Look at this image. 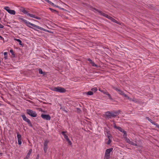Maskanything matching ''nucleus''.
<instances>
[{"instance_id": "obj_8", "label": "nucleus", "mask_w": 159, "mask_h": 159, "mask_svg": "<svg viewBox=\"0 0 159 159\" xmlns=\"http://www.w3.org/2000/svg\"><path fill=\"white\" fill-rule=\"evenodd\" d=\"M49 142V140H46L44 141L43 145V150L45 153H46L48 149V144Z\"/></svg>"}, {"instance_id": "obj_55", "label": "nucleus", "mask_w": 159, "mask_h": 159, "mask_svg": "<svg viewBox=\"0 0 159 159\" xmlns=\"http://www.w3.org/2000/svg\"><path fill=\"white\" fill-rule=\"evenodd\" d=\"M0 155H2V153H0Z\"/></svg>"}, {"instance_id": "obj_10", "label": "nucleus", "mask_w": 159, "mask_h": 159, "mask_svg": "<svg viewBox=\"0 0 159 159\" xmlns=\"http://www.w3.org/2000/svg\"><path fill=\"white\" fill-rule=\"evenodd\" d=\"M116 90L118 92L119 94L124 96L125 97H127V95L126 94H125L124 92L120 89L116 88Z\"/></svg>"}, {"instance_id": "obj_12", "label": "nucleus", "mask_w": 159, "mask_h": 159, "mask_svg": "<svg viewBox=\"0 0 159 159\" xmlns=\"http://www.w3.org/2000/svg\"><path fill=\"white\" fill-rule=\"evenodd\" d=\"M25 24L28 27L34 29L35 30H36L37 31H38V30H37L36 29L30 26V25L32 26L33 24L29 22V21H28L27 20V22H26L25 23Z\"/></svg>"}, {"instance_id": "obj_39", "label": "nucleus", "mask_w": 159, "mask_h": 159, "mask_svg": "<svg viewBox=\"0 0 159 159\" xmlns=\"http://www.w3.org/2000/svg\"><path fill=\"white\" fill-rule=\"evenodd\" d=\"M153 124L155 125L157 128H159V125H158L157 123H156L155 122V123H153Z\"/></svg>"}, {"instance_id": "obj_9", "label": "nucleus", "mask_w": 159, "mask_h": 159, "mask_svg": "<svg viewBox=\"0 0 159 159\" xmlns=\"http://www.w3.org/2000/svg\"><path fill=\"white\" fill-rule=\"evenodd\" d=\"M119 130V131L124 133V136H127V133L126 131H125L123 129H122L120 126H117L116 128Z\"/></svg>"}, {"instance_id": "obj_36", "label": "nucleus", "mask_w": 159, "mask_h": 159, "mask_svg": "<svg viewBox=\"0 0 159 159\" xmlns=\"http://www.w3.org/2000/svg\"><path fill=\"white\" fill-rule=\"evenodd\" d=\"M112 121L113 122V125H114V128L116 129L117 127V126L116 125L115 123V122L114 120H112Z\"/></svg>"}, {"instance_id": "obj_37", "label": "nucleus", "mask_w": 159, "mask_h": 159, "mask_svg": "<svg viewBox=\"0 0 159 159\" xmlns=\"http://www.w3.org/2000/svg\"><path fill=\"white\" fill-rule=\"evenodd\" d=\"M76 111H77V112H78V113H80L81 111L80 109L79 108H76Z\"/></svg>"}, {"instance_id": "obj_44", "label": "nucleus", "mask_w": 159, "mask_h": 159, "mask_svg": "<svg viewBox=\"0 0 159 159\" xmlns=\"http://www.w3.org/2000/svg\"><path fill=\"white\" fill-rule=\"evenodd\" d=\"M126 98H127V99H129L130 101H132V100L133 99H132L131 98H130L129 97H128L127 96V97H126Z\"/></svg>"}, {"instance_id": "obj_5", "label": "nucleus", "mask_w": 159, "mask_h": 159, "mask_svg": "<svg viewBox=\"0 0 159 159\" xmlns=\"http://www.w3.org/2000/svg\"><path fill=\"white\" fill-rule=\"evenodd\" d=\"M102 16H104L105 17H106L107 18L110 20H111L112 21L115 22L116 23H117V21H116V20H115L112 17H111V16L108 15L104 13L103 14Z\"/></svg>"}, {"instance_id": "obj_54", "label": "nucleus", "mask_w": 159, "mask_h": 159, "mask_svg": "<svg viewBox=\"0 0 159 159\" xmlns=\"http://www.w3.org/2000/svg\"><path fill=\"white\" fill-rule=\"evenodd\" d=\"M67 141H68L70 139L69 138H68L67 139H66Z\"/></svg>"}, {"instance_id": "obj_15", "label": "nucleus", "mask_w": 159, "mask_h": 159, "mask_svg": "<svg viewBox=\"0 0 159 159\" xmlns=\"http://www.w3.org/2000/svg\"><path fill=\"white\" fill-rule=\"evenodd\" d=\"M32 152V149H30L29 150V152H28L26 157H25L24 159H28L29 158Z\"/></svg>"}, {"instance_id": "obj_17", "label": "nucleus", "mask_w": 159, "mask_h": 159, "mask_svg": "<svg viewBox=\"0 0 159 159\" xmlns=\"http://www.w3.org/2000/svg\"><path fill=\"white\" fill-rule=\"evenodd\" d=\"M14 40L16 41H17L19 43L20 45L22 46V47L24 46V44L22 43V41L21 40L19 39H17L16 38L14 39Z\"/></svg>"}, {"instance_id": "obj_22", "label": "nucleus", "mask_w": 159, "mask_h": 159, "mask_svg": "<svg viewBox=\"0 0 159 159\" xmlns=\"http://www.w3.org/2000/svg\"><path fill=\"white\" fill-rule=\"evenodd\" d=\"M39 72L40 74H43V75L45 74V72H43L41 68H39Z\"/></svg>"}, {"instance_id": "obj_34", "label": "nucleus", "mask_w": 159, "mask_h": 159, "mask_svg": "<svg viewBox=\"0 0 159 159\" xmlns=\"http://www.w3.org/2000/svg\"><path fill=\"white\" fill-rule=\"evenodd\" d=\"M7 54H8V53L7 52H5L4 53V55L5 56V59H6L7 58Z\"/></svg>"}, {"instance_id": "obj_57", "label": "nucleus", "mask_w": 159, "mask_h": 159, "mask_svg": "<svg viewBox=\"0 0 159 159\" xmlns=\"http://www.w3.org/2000/svg\"><path fill=\"white\" fill-rule=\"evenodd\" d=\"M2 115V114H1V113L0 112V115Z\"/></svg>"}, {"instance_id": "obj_11", "label": "nucleus", "mask_w": 159, "mask_h": 159, "mask_svg": "<svg viewBox=\"0 0 159 159\" xmlns=\"http://www.w3.org/2000/svg\"><path fill=\"white\" fill-rule=\"evenodd\" d=\"M17 138L19 145H20L22 143L21 136V135L19 134V133H17Z\"/></svg>"}, {"instance_id": "obj_42", "label": "nucleus", "mask_w": 159, "mask_h": 159, "mask_svg": "<svg viewBox=\"0 0 159 159\" xmlns=\"http://www.w3.org/2000/svg\"><path fill=\"white\" fill-rule=\"evenodd\" d=\"M66 133V132L65 131H62L61 132V134L64 136V137L66 135V134H65Z\"/></svg>"}, {"instance_id": "obj_29", "label": "nucleus", "mask_w": 159, "mask_h": 159, "mask_svg": "<svg viewBox=\"0 0 159 159\" xmlns=\"http://www.w3.org/2000/svg\"><path fill=\"white\" fill-rule=\"evenodd\" d=\"M18 19L19 20H22L23 22L25 23L26 22H27V20H26L24 19H23L22 18H21V17H19Z\"/></svg>"}, {"instance_id": "obj_31", "label": "nucleus", "mask_w": 159, "mask_h": 159, "mask_svg": "<svg viewBox=\"0 0 159 159\" xmlns=\"http://www.w3.org/2000/svg\"><path fill=\"white\" fill-rule=\"evenodd\" d=\"M4 9L7 11L8 12H9V11L10 10V8L8 7H4Z\"/></svg>"}, {"instance_id": "obj_58", "label": "nucleus", "mask_w": 159, "mask_h": 159, "mask_svg": "<svg viewBox=\"0 0 159 159\" xmlns=\"http://www.w3.org/2000/svg\"><path fill=\"white\" fill-rule=\"evenodd\" d=\"M1 104L0 103V106H1Z\"/></svg>"}, {"instance_id": "obj_14", "label": "nucleus", "mask_w": 159, "mask_h": 159, "mask_svg": "<svg viewBox=\"0 0 159 159\" xmlns=\"http://www.w3.org/2000/svg\"><path fill=\"white\" fill-rule=\"evenodd\" d=\"M20 10L25 14H27L28 13L27 11L25 10L24 7H21L20 9Z\"/></svg>"}, {"instance_id": "obj_45", "label": "nucleus", "mask_w": 159, "mask_h": 159, "mask_svg": "<svg viewBox=\"0 0 159 159\" xmlns=\"http://www.w3.org/2000/svg\"><path fill=\"white\" fill-rule=\"evenodd\" d=\"M87 60L89 62H90V63H91L93 61L90 58H88Z\"/></svg>"}, {"instance_id": "obj_50", "label": "nucleus", "mask_w": 159, "mask_h": 159, "mask_svg": "<svg viewBox=\"0 0 159 159\" xmlns=\"http://www.w3.org/2000/svg\"><path fill=\"white\" fill-rule=\"evenodd\" d=\"M0 39L1 40H4V38L1 36L0 35Z\"/></svg>"}, {"instance_id": "obj_49", "label": "nucleus", "mask_w": 159, "mask_h": 159, "mask_svg": "<svg viewBox=\"0 0 159 159\" xmlns=\"http://www.w3.org/2000/svg\"><path fill=\"white\" fill-rule=\"evenodd\" d=\"M3 27L4 26L0 23V28L2 29Z\"/></svg>"}, {"instance_id": "obj_6", "label": "nucleus", "mask_w": 159, "mask_h": 159, "mask_svg": "<svg viewBox=\"0 0 159 159\" xmlns=\"http://www.w3.org/2000/svg\"><path fill=\"white\" fill-rule=\"evenodd\" d=\"M41 116L43 119L47 120H50L51 119L50 116L49 115L42 114Z\"/></svg>"}, {"instance_id": "obj_21", "label": "nucleus", "mask_w": 159, "mask_h": 159, "mask_svg": "<svg viewBox=\"0 0 159 159\" xmlns=\"http://www.w3.org/2000/svg\"><path fill=\"white\" fill-rule=\"evenodd\" d=\"M146 119L148 120L149 121H150L152 124L153 123H155V122L154 121H153L151 119H150L149 117H146Z\"/></svg>"}, {"instance_id": "obj_26", "label": "nucleus", "mask_w": 159, "mask_h": 159, "mask_svg": "<svg viewBox=\"0 0 159 159\" xmlns=\"http://www.w3.org/2000/svg\"><path fill=\"white\" fill-rule=\"evenodd\" d=\"M106 95H107L108 96V97L109 98V99L110 100H112V98H111V95L107 92L105 94Z\"/></svg>"}, {"instance_id": "obj_1", "label": "nucleus", "mask_w": 159, "mask_h": 159, "mask_svg": "<svg viewBox=\"0 0 159 159\" xmlns=\"http://www.w3.org/2000/svg\"><path fill=\"white\" fill-rule=\"evenodd\" d=\"M120 112V111H107L105 113V116L108 119L115 118L119 114Z\"/></svg>"}, {"instance_id": "obj_41", "label": "nucleus", "mask_w": 159, "mask_h": 159, "mask_svg": "<svg viewBox=\"0 0 159 159\" xmlns=\"http://www.w3.org/2000/svg\"><path fill=\"white\" fill-rule=\"evenodd\" d=\"M99 91H101V92H102V93H103L104 94H105L107 92L105 91L104 90H101L100 89H99Z\"/></svg>"}, {"instance_id": "obj_51", "label": "nucleus", "mask_w": 159, "mask_h": 159, "mask_svg": "<svg viewBox=\"0 0 159 159\" xmlns=\"http://www.w3.org/2000/svg\"><path fill=\"white\" fill-rule=\"evenodd\" d=\"M64 138L66 139L68 138V136L66 135L64 137Z\"/></svg>"}, {"instance_id": "obj_27", "label": "nucleus", "mask_w": 159, "mask_h": 159, "mask_svg": "<svg viewBox=\"0 0 159 159\" xmlns=\"http://www.w3.org/2000/svg\"><path fill=\"white\" fill-rule=\"evenodd\" d=\"M49 9L50 10V11L52 12H55L56 13H58V12L56 11V10H54V9H53L52 8H49Z\"/></svg>"}, {"instance_id": "obj_52", "label": "nucleus", "mask_w": 159, "mask_h": 159, "mask_svg": "<svg viewBox=\"0 0 159 159\" xmlns=\"http://www.w3.org/2000/svg\"><path fill=\"white\" fill-rule=\"evenodd\" d=\"M32 26H33V27H35V26H36V25H35V24H33L32 25Z\"/></svg>"}, {"instance_id": "obj_19", "label": "nucleus", "mask_w": 159, "mask_h": 159, "mask_svg": "<svg viewBox=\"0 0 159 159\" xmlns=\"http://www.w3.org/2000/svg\"><path fill=\"white\" fill-rule=\"evenodd\" d=\"M84 94L89 95H92L93 94V92L92 91H90L87 92H85L84 93Z\"/></svg>"}, {"instance_id": "obj_3", "label": "nucleus", "mask_w": 159, "mask_h": 159, "mask_svg": "<svg viewBox=\"0 0 159 159\" xmlns=\"http://www.w3.org/2000/svg\"><path fill=\"white\" fill-rule=\"evenodd\" d=\"M26 113L31 116L32 117H35L37 116V114L35 111L30 109H27L26 110Z\"/></svg>"}, {"instance_id": "obj_24", "label": "nucleus", "mask_w": 159, "mask_h": 159, "mask_svg": "<svg viewBox=\"0 0 159 159\" xmlns=\"http://www.w3.org/2000/svg\"><path fill=\"white\" fill-rule=\"evenodd\" d=\"M94 10H95L96 11H97L100 14V15H101L102 16L103 15V14L104 13L102 12V11H101L99 10H98L96 8H94Z\"/></svg>"}, {"instance_id": "obj_32", "label": "nucleus", "mask_w": 159, "mask_h": 159, "mask_svg": "<svg viewBox=\"0 0 159 159\" xmlns=\"http://www.w3.org/2000/svg\"><path fill=\"white\" fill-rule=\"evenodd\" d=\"M91 65L94 67H97L98 66L97 65H96L95 63L94 62V61H93L92 62H91L90 63Z\"/></svg>"}, {"instance_id": "obj_35", "label": "nucleus", "mask_w": 159, "mask_h": 159, "mask_svg": "<svg viewBox=\"0 0 159 159\" xmlns=\"http://www.w3.org/2000/svg\"><path fill=\"white\" fill-rule=\"evenodd\" d=\"M132 101H133L135 103H137L139 102V101L138 99L135 98H133L132 100Z\"/></svg>"}, {"instance_id": "obj_4", "label": "nucleus", "mask_w": 159, "mask_h": 159, "mask_svg": "<svg viewBox=\"0 0 159 159\" xmlns=\"http://www.w3.org/2000/svg\"><path fill=\"white\" fill-rule=\"evenodd\" d=\"M21 116L23 120L27 122L30 126L32 127L33 125L31 124V123L30 120L28 118H27L25 115L24 114L22 115Z\"/></svg>"}, {"instance_id": "obj_23", "label": "nucleus", "mask_w": 159, "mask_h": 159, "mask_svg": "<svg viewBox=\"0 0 159 159\" xmlns=\"http://www.w3.org/2000/svg\"><path fill=\"white\" fill-rule=\"evenodd\" d=\"M94 10H95L96 11H97L100 14V15H101L102 16L103 15V14L104 13L102 12V11H101L99 10H98L96 8H94Z\"/></svg>"}, {"instance_id": "obj_47", "label": "nucleus", "mask_w": 159, "mask_h": 159, "mask_svg": "<svg viewBox=\"0 0 159 159\" xmlns=\"http://www.w3.org/2000/svg\"><path fill=\"white\" fill-rule=\"evenodd\" d=\"M109 158H110V157H107V156L106 157V156H104V159H109Z\"/></svg>"}, {"instance_id": "obj_56", "label": "nucleus", "mask_w": 159, "mask_h": 159, "mask_svg": "<svg viewBox=\"0 0 159 159\" xmlns=\"http://www.w3.org/2000/svg\"><path fill=\"white\" fill-rule=\"evenodd\" d=\"M35 159H39V158H36Z\"/></svg>"}, {"instance_id": "obj_20", "label": "nucleus", "mask_w": 159, "mask_h": 159, "mask_svg": "<svg viewBox=\"0 0 159 159\" xmlns=\"http://www.w3.org/2000/svg\"><path fill=\"white\" fill-rule=\"evenodd\" d=\"M8 13L11 15H14L16 14V11H15L14 10H12L10 9Z\"/></svg>"}, {"instance_id": "obj_30", "label": "nucleus", "mask_w": 159, "mask_h": 159, "mask_svg": "<svg viewBox=\"0 0 159 159\" xmlns=\"http://www.w3.org/2000/svg\"><path fill=\"white\" fill-rule=\"evenodd\" d=\"M129 144L135 146H138V145L137 144L134 143L132 141H130Z\"/></svg>"}, {"instance_id": "obj_7", "label": "nucleus", "mask_w": 159, "mask_h": 159, "mask_svg": "<svg viewBox=\"0 0 159 159\" xmlns=\"http://www.w3.org/2000/svg\"><path fill=\"white\" fill-rule=\"evenodd\" d=\"M113 148H110L107 149L106 150L105 156L106 157H110V152L113 150Z\"/></svg>"}, {"instance_id": "obj_43", "label": "nucleus", "mask_w": 159, "mask_h": 159, "mask_svg": "<svg viewBox=\"0 0 159 159\" xmlns=\"http://www.w3.org/2000/svg\"><path fill=\"white\" fill-rule=\"evenodd\" d=\"M66 133V132L65 131H62L61 132V134L64 136V137L66 135V134H65Z\"/></svg>"}, {"instance_id": "obj_38", "label": "nucleus", "mask_w": 159, "mask_h": 159, "mask_svg": "<svg viewBox=\"0 0 159 159\" xmlns=\"http://www.w3.org/2000/svg\"><path fill=\"white\" fill-rule=\"evenodd\" d=\"M111 139H108V141L107 142V145H109L110 144V143H111Z\"/></svg>"}, {"instance_id": "obj_13", "label": "nucleus", "mask_w": 159, "mask_h": 159, "mask_svg": "<svg viewBox=\"0 0 159 159\" xmlns=\"http://www.w3.org/2000/svg\"><path fill=\"white\" fill-rule=\"evenodd\" d=\"M27 16H30V17L34 18L37 20H40L41 19L40 17H39L36 16L34 14L27 13Z\"/></svg>"}, {"instance_id": "obj_40", "label": "nucleus", "mask_w": 159, "mask_h": 159, "mask_svg": "<svg viewBox=\"0 0 159 159\" xmlns=\"http://www.w3.org/2000/svg\"><path fill=\"white\" fill-rule=\"evenodd\" d=\"M107 137L108 139H111L112 138V136L111 134H109V135H107Z\"/></svg>"}, {"instance_id": "obj_25", "label": "nucleus", "mask_w": 159, "mask_h": 159, "mask_svg": "<svg viewBox=\"0 0 159 159\" xmlns=\"http://www.w3.org/2000/svg\"><path fill=\"white\" fill-rule=\"evenodd\" d=\"M124 138H125V141H126V142L127 143H130V142L131 141H130V140L126 137V136H124Z\"/></svg>"}, {"instance_id": "obj_18", "label": "nucleus", "mask_w": 159, "mask_h": 159, "mask_svg": "<svg viewBox=\"0 0 159 159\" xmlns=\"http://www.w3.org/2000/svg\"><path fill=\"white\" fill-rule=\"evenodd\" d=\"M49 4L55 7H57V8H59L60 9L63 10H64V9L61 7H59L58 6H57L56 5H55L52 2H51V3H50Z\"/></svg>"}, {"instance_id": "obj_33", "label": "nucleus", "mask_w": 159, "mask_h": 159, "mask_svg": "<svg viewBox=\"0 0 159 159\" xmlns=\"http://www.w3.org/2000/svg\"><path fill=\"white\" fill-rule=\"evenodd\" d=\"M10 53L12 54V55L14 57L15 56V54H14V52L12 49H11L10 50Z\"/></svg>"}, {"instance_id": "obj_48", "label": "nucleus", "mask_w": 159, "mask_h": 159, "mask_svg": "<svg viewBox=\"0 0 159 159\" xmlns=\"http://www.w3.org/2000/svg\"><path fill=\"white\" fill-rule=\"evenodd\" d=\"M67 141L68 142V143L69 145H71L72 144L70 140L68 141Z\"/></svg>"}, {"instance_id": "obj_2", "label": "nucleus", "mask_w": 159, "mask_h": 159, "mask_svg": "<svg viewBox=\"0 0 159 159\" xmlns=\"http://www.w3.org/2000/svg\"><path fill=\"white\" fill-rule=\"evenodd\" d=\"M51 90L60 93H64L66 91L65 89L59 87H53L51 89Z\"/></svg>"}, {"instance_id": "obj_28", "label": "nucleus", "mask_w": 159, "mask_h": 159, "mask_svg": "<svg viewBox=\"0 0 159 159\" xmlns=\"http://www.w3.org/2000/svg\"><path fill=\"white\" fill-rule=\"evenodd\" d=\"M92 91L93 92H95L98 90V89L96 87H94L91 89Z\"/></svg>"}, {"instance_id": "obj_46", "label": "nucleus", "mask_w": 159, "mask_h": 159, "mask_svg": "<svg viewBox=\"0 0 159 159\" xmlns=\"http://www.w3.org/2000/svg\"><path fill=\"white\" fill-rule=\"evenodd\" d=\"M45 1L48 2V3H51V2L49 1V0H44Z\"/></svg>"}, {"instance_id": "obj_53", "label": "nucleus", "mask_w": 159, "mask_h": 159, "mask_svg": "<svg viewBox=\"0 0 159 159\" xmlns=\"http://www.w3.org/2000/svg\"><path fill=\"white\" fill-rule=\"evenodd\" d=\"M39 154H38L37 155L36 158H39Z\"/></svg>"}, {"instance_id": "obj_16", "label": "nucleus", "mask_w": 159, "mask_h": 159, "mask_svg": "<svg viewBox=\"0 0 159 159\" xmlns=\"http://www.w3.org/2000/svg\"><path fill=\"white\" fill-rule=\"evenodd\" d=\"M35 28H36L37 29H39L40 30H41L45 31H46V32H49V31L48 30H45L43 28H42L41 27H40L39 26L37 25H36V26H35Z\"/></svg>"}]
</instances>
